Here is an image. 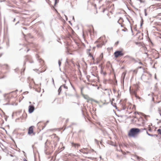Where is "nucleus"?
<instances>
[{
    "label": "nucleus",
    "instance_id": "50",
    "mask_svg": "<svg viewBox=\"0 0 161 161\" xmlns=\"http://www.w3.org/2000/svg\"><path fill=\"white\" fill-rule=\"evenodd\" d=\"M73 19L74 20H75L74 17V16H73Z\"/></svg>",
    "mask_w": 161,
    "mask_h": 161
},
{
    "label": "nucleus",
    "instance_id": "56",
    "mask_svg": "<svg viewBox=\"0 0 161 161\" xmlns=\"http://www.w3.org/2000/svg\"><path fill=\"white\" fill-rule=\"evenodd\" d=\"M5 77V76H3L2 78H4Z\"/></svg>",
    "mask_w": 161,
    "mask_h": 161
},
{
    "label": "nucleus",
    "instance_id": "40",
    "mask_svg": "<svg viewBox=\"0 0 161 161\" xmlns=\"http://www.w3.org/2000/svg\"><path fill=\"white\" fill-rule=\"evenodd\" d=\"M52 81H53V84H54V81L53 78H52Z\"/></svg>",
    "mask_w": 161,
    "mask_h": 161
},
{
    "label": "nucleus",
    "instance_id": "31",
    "mask_svg": "<svg viewBox=\"0 0 161 161\" xmlns=\"http://www.w3.org/2000/svg\"><path fill=\"white\" fill-rule=\"evenodd\" d=\"M6 1V0H0V2L2 3V2H4Z\"/></svg>",
    "mask_w": 161,
    "mask_h": 161
},
{
    "label": "nucleus",
    "instance_id": "45",
    "mask_svg": "<svg viewBox=\"0 0 161 161\" xmlns=\"http://www.w3.org/2000/svg\"><path fill=\"white\" fill-rule=\"evenodd\" d=\"M24 161H28L27 160H26L25 158H24Z\"/></svg>",
    "mask_w": 161,
    "mask_h": 161
},
{
    "label": "nucleus",
    "instance_id": "12",
    "mask_svg": "<svg viewBox=\"0 0 161 161\" xmlns=\"http://www.w3.org/2000/svg\"><path fill=\"white\" fill-rule=\"evenodd\" d=\"M119 21H120L121 22H123L124 21L123 18L121 17H120L119 20L118 21V23H119V24L121 25V23L119 22Z\"/></svg>",
    "mask_w": 161,
    "mask_h": 161
},
{
    "label": "nucleus",
    "instance_id": "15",
    "mask_svg": "<svg viewBox=\"0 0 161 161\" xmlns=\"http://www.w3.org/2000/svg\"><path fill=\"white\" fill-rule=\"evenodd\" d=\"M141 23H140V26L141 27L142 25H143V19L141 17Z\"/></svg>",
    "mask_w": 161,
    "mask_h": 161
},
{
    "label": "nucleus",
    "instance_id": "2",
    "mask_svg": "<svg viewBox=\"0 0 161 161\" xmlns=\"http://www.w3.org/2000/svg\"><path fill=\"white\" fill-rule=\"evenodd\" d=\"M133 120L136 122V125L138 126H141L142 125H143L145 123L144 120L142 117L138 118L136 117H135Z\"/></svg>",
    "mask_w": 161,
    "mask_h": 161
},
{
    "label": "nucleus",
    "instance_id": "52",
    "mask_svg": "<svg viewBox=\"0 0 161 161\" xmlns=\"http://www.w3.org/2000/svg\"><path fill=\"white\" fill-rule=\"evenodd\" d=\"M69 22L70 23L71 25H72V24L71 23V22L70 21H69Z\"/></svg>",
    "mask_w": 161,
    "mask_h": 161
},
{
    "label": "nucleus",
    "instance_id": "41",
    "mask_svg": "<svg viewBox=\"0 0 161 161\" xmlns=\"http://www.w3.org/2000/svg\"><path fill=\"white\" fill-rule=\"evenodd\" d=\"M139 64H142H142H142V62H139Z\"/></svg>",
    "mask_w": 161,
    "mask_h": 161
},
{
    "label": "nucleus",
    "instance_id": "38",
    "mask_svg": "<svg viewBox=\"0 0 161 161\" xmlns=\"http://www.w3.org/2000/svg\"><path fill=\"white\" fill-rule=\"evenodd\" d=\"M106 10V9L105 8H104L103 10V13H104L105 11Z\"/></svg>",
    "mask_w": 161,
    "mask_h": 161
},
{
    "label": "nucleus",
    "instance_id": "10",
    "mask_svg": "<svg viewBox=\"0 0 161 161\" xmlns=\"http://www.w3.org/2000/svg\"><path fill=\"white\" fill-rule=\"evenodd\" d=\"M103 45V42H102L101 43H100L98 44L97 46L98 47H101Z\"/></svg>",
    "mask_w": 161,
    "mask_h": 161
},
{
    "label": "nucleus",
    "instance_id": "16",
    "mask_svg": "<svg viewBox=\"0 0 161 161\" xmlns=\"http://www.w3.org/2000/svg\"><path fill=\"white\" fill-rule=\"evenodd\" d=\"M5 65L6 66V67H5V69H7V70H9V66L8 65V64H5Z\"/></svg>",
    "mask_w": 161,
    "mask_h": 161
},
{
    "label": "nucleus",
    "instance_id": "28",
    "mask_svg": "<svg viewBox=\"0 0 161 161\" xmlns=\"http://www.w3.org/2000/svg\"><path fill=\"white\" fill-rule=\"evenodd\" d=\"M122 31H127V28H125V29H122Z\"/></svg>",
    "mask_w": 161,
    "mask_h": 161
},
{
    "label": "nucleus",
    "instance_id": "17",
    "mask_svg": "<svg viewBox=\"0 0 161 161\" xmlns=\"http://www.w3.org/2000/svg\"><path fill=\"white\" fill-rule=\"evenodd\" d=\"M146 133L149 136H153V134L149 133L147 131H146Z\"/></svg>",
    "mask_w": 161,
    "mask_h": 161
},
{
    "label": "nucleus",
    "instance_id": "19",
    "mask_svg": "<svg viewBox=\"0 0 161 161\" xmlns=\"http://www.w3.org/2000/svg\"><path fill=\"white\" fill-rule=\"evenodd\" d=\"M26 36L27 37H29V38H32L33 37L32 36H31V34L30 33H29L28 34L27 36Z\"/></svg>",
    "mask_w": 161,
    "mask_h": 161
},
{
    "label": "nucleus",
    "instance_id": "21",
    "mask_svg": "<svg viewBox=\"0 0 161 161\" xmlns=\"http://www.w3.org/2000/svg\"><path fill=\"white\" fill-rule=\"evenodd\" d=\"M90 100L91 101H94V102L95 103H98V101H97V100H95L93 99H90Z\"/></svg>",
    "mask_w": 161,
    "mask_h": 161
},
{
    "label": "nucleus",
    "instance_id": "26",
    "mask_svg": "<svg viewBox=\"0 0 161 161\" xmlns=\"http://www.w3.org/2000/svg\"><path fill=\"white\" fill-rule=\"evenodd\" d=\"M89 56L90 57H92L93 56L92 55V54L90 53H89Z\"/></svg>",
    "mask_w": 161,
    "mask_h": 161
},
{
    "label": "nucleus",
    "instance_id": "46",
    "mask_svg": "<svg viewBox=\"0 0 161 161\" xmlns=\"http://www.w3.org/2000/svg\"><path fill=\"white\" fill-rule=\"evenodd\" d=\"M131 31L132 32H133V30H132V27H131Z\"/></svg>",
    "mask_w": 161,
    "mask_h": 161
},
{
    "label": "nucleus",
    "instance_id": "7",
    "mask_svg": "<svg viewBox=\"0 0 161 161\" xmlns=\"http://www.w3.org/2000/svg\"><path fill=\"white\" fill-rule=\"evenodd\" d=\"M33 126H31L29 127L28 130V134L29 135H31L32 133H33L34 135H35V133H33Z\"/></svg>",
    "mask_w": 161,
    "mask_h": 161
},
{
    "label": "nucleus",
    "instance_id": "3",
    "mask_svg": "<svg viewBox=\"0 0 161 161\" xmlns=\"http://www.w3.org/2000/svg\"><path fill=\"white\" fill-rule=\"evenodd\" d=\"M136 88L135 90L131 89L130 87V92L131 94L134 95L136 98H138V97L136 95V91L138 88V86H136Z\"/></svg>",
    "mask_w": 161,
    "mask_h": 161
},
{
    "label": "nucleus",
    "instance_id": "36",
    "mask_svg": "<svg viewBox=\"0 0 161 161\" xmlns=\"http://www.w3.org/2000/svg\"><path fill=\"white\" fill-rule=\"evenodd\" d=\"M119 43V42L118 41H117V42L115 43V44L116 45H117Z\"/></svg>",
    "mask_w": 161,
    "mask_h": 161
},
{
    "label": "nucleus",
    "instance_id": "8",
    "mask_svg": "<svg viewBox=\"0 0 161 161\" xmlns=\"http://www.w3.org/2000/svg\"><path fill=\"white\" fill-rule=\"evenodd\" d=\"M35 109V108L33 105H31L29 107L28 112L29 113H32Z\"/></svg>",
    "mask_w": 161,
    "mask_h": 161
},
{
    "label": "nucleus",
    "instance_id": "4",
    "mask_svg": "<svg viewBox=\"0 0 161 161\" xmlns=\"http://www.w3.org/2000/svg\"><path fill=\"white\" fill-rule=\"evenodd\" d=\"M114 57L116 58H117L119 56H122L124 55V53L122 52L120 50H117L114 53Z\"/></svg>",
    "mask_w": 161,
    "mask_h": 161
},
{
    "label": "nucleus",
    "instance_id": "53",
    "mask_svg": "<svg viewBox=\"0 0 161 161\" xmlns=\"http://www.w3.org/2000/svg\"><path fill=\"white\" fill-rule=\"evenodd\" d=\"M64 82H65V83H66V80H64Z\"/></svg>",
    "mask_w": 161,
    "mask_h": 161
},
{
    "label": "nucleus",
    "instance_id": "5",
    "mask_svg": "<svg viewBox=\"0 0 161 161\" xmlns=\"http://www.w3.org/2000/svg\"><path fill=\"white\" fill-rule=\"evenodd\" d=\"M25 60L24 63V65L25 64L26 61H29L30 63H33V60H32V58L30 56L26 55L25 56Z\"/></svg>",
    "mask_w": 161,
    "mask_h": 161
},
{
    "label": "nucleus",
    "instance_id": "58",
    "mask_svg": "<svg viewBox=\"0 0 161 161\" xmlns=\"http://www.w3.org/2000/svg\"><path fill=\"white\" fill-rule=\"evenodd\" d=\"M115 81H116V83H117V80H115Z\"/></svg>",
    "mask_w": 161,
    "mask_h": 161
},
{
    "label": "nucleus",
    "instance_id": "55",
    "mask_svg": "<svg viewBox=\"0 0 161 161\" xmlns=\"http://www.w3.org/2000/svg\"><path fill=\"white\" fill-rule=\"evenodd\" d=\"M151 129H149V130L150 131H151Z\"/></svg>",
    "mask_w": 161,
    "mask_h": 161
},
{
    "label": "nucleus",
    "instance_id": "62",
    "mask_svg": "<svg viewBox=\"0 0 161 161\" xmlns=\"http://www.w3.org/2000/svg\"><path fill=\"white\" fill-rule=\"evenodd\" d=\"M155 78L156 79V76H155Z\"/></svg>",
    "mask_w": 161,
    "mask_h": 161
},
{
    "label": "nucleus",
    "instance_id": "59",
    "mask_svg": "<svg viewBox=\"0 0 161 161\" xmlns=\"http://www.w3.org/2000/svg\"><path fill=\"white\" fill-rule=\"evenodd\" d=\"M5 119L6 121H7V118H5Z\"/></svg>",
    "mask_w": 161,
    "mask_h": 161
},
{
    "label": "nucleus",
    "instance_id": "49",
    "mask_svg": "<svg viewBox=\"0 0 161 161\" xmlns=\"http://www.w3.org/2000/svg\"><path fill=\"white\" fill-rule=\"evenodd\" d=\"M92 59H93V60H94V58H93V56L92 57Z\"/></svg>",
    "mask_w": 161,
    "mask_h": 161
},
{
    "label": "nucleus",
    "instance_id": "14",
    "mask_svg": "<svg viewBox=\"0 0 161 161\" xmlns=\"http://www.w3.org/2000/svg\"><path fill=\"white\" fill-rule=\"evenodd\" d=\"M39 62L41 63V64H43L44 63V61L41 59H39Z\"/></svg>",
    "mask_w": 161,
    "mask_h": 161
},
{
    "label": "nucleus",
    "instance_id": "54",
    "mask_svg": "<svg viewBox=\"0 0 161 161\" xmlns=\"http://www.w3.org/2000/svg\"><path fill=\"white\" fill-rule=\"evenodd\" d=\"M106 73H103V74H104V75H106Z\"/></svg>",
    "mask_w": 161,
    "mask_h": 161
},
{
    "label": "nucleus",
    "instance_id": "51",
    "mask_svg": "<svg viewBox=\"0 0 161 161\" xmlns=\"http://www.w3.org/2000/svg\"><path fill=\"white\" fill-rule=\"evenodd\" d=\"M139 68L141 69V68H142V67H141V66H140V67H139Z\"/></svg>",
    "mask_w": 161,
    "mask_h": 161
},
{
    "label": "nucleus",
    "instance_id": "44",
    "mask_svg": "<svg viewBox=\"0 0 161 161\" xmlns=\"http://www.w3.org/2000/svg\"><path fill=\"white\" fill-rule=\"evenodd\" d=\"M19 21H18V22H17L16 24H15V25H17L18 23H19Z\"/></svg>",
    "mask_w": 161,
    "mask_h": 161
},
{
    "label": "nucleus",
    "instance_id": "64",
    "mask_svg": "<svg viewBox=\"0 0 161 161\" xmlns=\"http://www.w3.org/2000/svg\"><path fill=\"white\" fill-rule=\"evenodd\" d=\"M114 90V92H115V89H114V90Z\"/></svg>",
    "mask_w": 161,
    "mask_h": 161
},
{
    "label": "nucleus",
    "instance_id": "60",
    "mask_svg": "<svg viewBox=\"0 0 161 161\" xmlns=\"http://www.w3.org/2000/svg\"><path fill=\"white\" fill-rule=\"evenodd\" d=\"M92 75L93 76H95V75H94V74H92Z\"/></svg>",
    "mask_w": 161,
    "mask_h": 161
},
{
    "label": "nucleus",
    "instance_id": "23",
    "mask_svg": "<svg viewBox=\"0 0 161 161\" xmlns=\"http://www.w3.org/2000/svg\"><path fill=\"white\" fill-rule=\"evenodd\" d=\"M144 14H145V16H147V10H146V9H144Z\"/></svg>",
    "mask_w": 161,
    "mask_h": 161
},
{
    "label": "nucleus",
    "instance_id": "42",
    "mask_svg": "<svg viewBox=\"0 0 161 161\" xmlns=\"http://www.w3.org/2000/svg\"><path fill=\"white\" fill-rule=\"evenodd\" d=\"M135 43H136V45H138V44H139V42H135Z\"/></svg>",
    "mask_w": 161,
    "mask_h": 161
},
{
    "label": "nucleus",
    "instance_id": "39",
    "mask_svg": "<svg viewBox=\"0 0 161 161\" xmlns=\"http://www.w3.org/2000/svg\"><path fill=\"white\" fill-rule=\"evenodd\" d=\"M23 28L25 30H26L27 29V28L26 27H23Z\"/></svg>",
    "mask_w": 161,
    "mask_h": 161
},
{
    "label": "nucleus",
    "instance_id": "63",
    "mask_svg": "<svg viewBox=\"0 0 161 161\" xmlns=\"http://www.w3.org/2000/svg\"><path fill=\"white\" fill-rule=\"evenodd\" d=\"M159 114H160V116H161V114H160V113H159Z\"/></svg>",
    "mask_w": 161,
    "mask_h": 161
},
{
    "label": "nucleus",
    "instance_id": "33",
    "mask_svg": "<svg viewBox=\"0 0 161 161\" xmlns=\"http://www.w3.org/2000/svg\"><path fill=\"white\" fill-rule=\"evenodd\" d=\"M49 122V121L48 120H47L46 122V123L45 124V126L46 125H47V124Z\"/></svg>",
    "mask_w": 161,
    "mask_h": 161
},
{
    "label": "nucleus",
    "instance_id": "34",
    "mask_svg": "<svg viewBox=\"0 0 161 161\" xmlns=\"http://www.w3.org/2000/svg\"><path fill=\"white\" fill-rule=\"evenodd\" d=\"M28 93V92H24L23 93L24 94H27Z\"/></svg>",
    "mask_w": 161,
    "mask_h": 161
},
{
    "label": "nucleus",
    "instance_id": "32",
    "mask_svg": "<svg viewBox=\"0 0 161 161\" xmlns=\"http://www.w3.org/2000/svg\"><path fill=\"white\" fill-rule=\"evenodd\" d=\"M18 69L17 68L15 69L14 70L15 71V72H17V71L18 70Z\"/></svg>",
    "mask_w": 161,
    "mask_h": 161
},
{
    "label": "nucleus",
    "instance_id": "29",
    "mask_svg": "<svg viewBox=\"0 0 161 161\" xmlns=\"http://www.w3.org/2000/svg\"><path fill=\"white\" fill-rule=\"evenodd\" d=\"M58 1H57V0H55V3L54 5H55L58 2Z\"/></svg>",
    "mask_w": 161,
    "mask_h": 161
},
{
    "label": "nucleus",
    "instance_id": "6",
    "mask_svg": "<svg viewBox=\"0 0 161 161\" xmlns=\"http://www.w3.org/2000/svg\"><path fill=\"white\" fill-rule=\"evenodd\" d=\"M63 87L64 88L67 89H68V87L67 86H66V85L65 84H63L62 85H61L59 88L58 92V95H59L60 93L61 92V91L62 88Z\"/></svg>",
    "mask_w": 161,
    "mask_h": 161
},
{
    "label": "nucleus",
    "instance_id": "35",
    "mask_svg": "<svg viewBox=\"0 0 161 161\" xmlns=\"http://www.w3.org/2000/svg\"><path fill=\"white\" fill-rule=\"evenodd\" d=\"M153 135V136H156V137H158V135H156V134H154V135Z\"/></svg>",
    "mask_w": 161,
    "mask_h": 161
},
{
    "label": "nucleus",
    "instance_id": "24",
    "mask_svg": "<svg viewBox=\"0 0 161 161\" xmlns=\"http://www.w3.org/2000/svg\"><path fill=\"white\" fill-rule=\"evenodd\" d=\"M58 64L59 66L60 67L61 64V61L59 60H58Z\"/></svg>",
    "mask_w": 161,
    "mask_h": 161
},
{
    "label": "nucleus",
    "instance_id": "9",
    "mask_svg": "<svg viewBox=\"0 0 161 161\" xmlns=\"http://www.w3.org/2000/svg\"><path fill=\"white\" fill-rule=\"evenodd\" d=\"M72 145L73 146L75 147H78L79 146H80V145L78 143H72Z\"/></svg>",
    "mask_w": 161,
    "mask_h": 161
},
{
    "label": "nucleus",
    "instance_id": "1",
    "mask_svg": "<svg viewBox=\"0 0 161 161\" xmlns=\"http://www.w3.org/2000/svg\"><path fill=\"white\" fill-rule=\"evenodd\" d=\"M143 130H147L146 128H144L141 129H139L138 128H132L130 130L128 135L131 137H134L138 134L140 131H142Z\"/></svg>",
    "mask_w": 161,
    "mask_h": 161
},
{
    "label": "nucleus",
    "instance_id": "30",
    "mask_svg": "<svg viewBox=\"0 0 161 161\" xmlns=\"http://www.w3.org/2000/svg\"><path fill=\"white\" fill-rule=\"evenodd\" d=\"M3 105H10V104L9 103H7L5 104H4Z\"/></svg>",
    "mask_w": 161,
    "mask_h": 161
},
{
    "label": "nucleus",
    "instance_id": "57",
    "mask_svg": "<svg viewBox=\"0 0 161 161\" xmlns=\"http://www.w3.org/2000/svg\"><path fill=\"white\" fill-rule=\"evenodd\" d=\"M114 107L116 108V109H117V107L116 106H114Z\"/></svg>",
    "mask_w": 161,
    "mask_h": 161
},
{
    "label": "nucleus",
    "instance_id": "25",
    "mask_svg": "<svg viewBox=\"0 0 161 161\" xmlns=\"http://www.w3.org/2000/svg\"><path fill=\"white\" fill-rule=\"evenodd\" d=\"M122 106L123 107H122V109L123 110H125L126 109V107H125V106H124L123 105H122Z\"/></svg>",
    "mask_w": 161,
    "mask_h": 161
},
{
    "label": "nucleus",
    "instance_id": "20",
    "mask_svg": "<svg viewBox=\"0 0 161 161\" xmlns=\"http://www.w3.org/2000/svg\"><path fill=\"white\" fill-rule=\"evenodd\" d=\"M139 1L141 3H145V1L144 0H139Z\"/></svg>",
    "mask_w": 161,
    "mask_h": 161
},
{
    "label": "nucleus",
    "instance_id": "61",
    "mask_svg": "<svg viewBox=\"0 0 161 161\" xmlns=\"http://www.w3.org/2000/svg\"><path fill=\"white\" fill-rule=\"evenodd\" d=\"M1 92H2V91L1 90H0V93H1Z\"/></svg>",
    "mask_w": 161,
    "mask_h": 161
},
{
    "label": "nucleus",
    "instance_id": "48",
    "mask_svg": "<svg viewBox=\"0 0 161 161\" xmlns=\"http://www.w3.org/2000/svg\"><path fill=\"white\" fill-rule=\"evenodd\" d=\"M15 20V18H14V20H13V21L14 22Z\"/></svg>",
    "mask_w": 161,
    "mask_h": 161
},
{
    "label": "nucleus",
    "instance_id": "37",
    "mask_svg": "<svg viewBox=\"0 0 161 161\" xmlns=\"http://www.w3.org/2000/svg\"><path fill=\"white\" fill-rule=\"evenodd\" d=\"M24 38H25V40H26V38L25 37L26 36L24 34Z\"/></svg>",
    "mask_w": 161,
    "mask_h": 161
},
{
    "label": "nucleus",
    "instance_id": "11",
    "mask_svg": "<svg viewBox=\"0 0 161 161\" xmlns=\"http://www.w3.org/2000/svg\"><path fill=\"white\" fill-rule=\"evenodd\" d=\"M126 75V73H125V72H123L122 73V77L123 78V82H124V80L125 79V75Z\"/></svg>",
    "mask_w": 161,
    "mask_h": 161
},
{
    "label": "nucleus",
    "instance_id": "22",
    "mask_svg": "<svg viewBox=\"0 0 161 161\" xmlns=\"http://www.w3.org/2000/svg\"><path fill=\"white\" fill-rule=\"evenodd\" d=\"M157 131L158 132V133L161 135V129H159L157 130Z\"/></svg>",
    "mask_w": 161,
    "mask_h": 161
},
{
    "label": "nucleus",
    "instance_id": "43",
    "mask_svg": "<svg viewBox=\"0 0 161 161\" xmlns=\"http://www.w3.org/2000/svg\"><path fill=\"white\" fill-rule=\"evenodd\" d=\"M65 17H66V20H67V19H68V18H67V16L66 15H65Z\"/></svg>",
    "mask_w": 161,
    "mask_h": 161
},
{
    "label": "nucleus",
    "instance_id": "13",
    "mask_svg": "<svg viewBox=\"0 0 161 161\" xmlns=\"http://www.w3.org/2000/svg\"><path fill=\"white\" fill-rule=\"evenodd\" d=\"M135 157H136V158L138 160H139V159L142 160H143V158H142L141 157H140L137 155H136L135 156Z\"/></svg>",
    "mask_w": 161,
    "mask_h": 161
},
{
    "label": "nucleus",
    "instance_id": "27",
    "mask_svg": "<svg viewBox=\"0 0 161 161\" xmlns=\"http://www.w3.org/2000/svg\"><path fill=\"white\" fill-rule=\"evenodd\" d=\"M95 142H96V143L97 144H98L99 142H98V141H97V139H95Z\"/></svg>",
    "mask_w": 161,
    "mask_h": 161
},
{
    "label": "nucleus",
    "instance_id": "47",
    "mask_svg": "<svg viewBox=\"0 0 161 161\" xmlns=\"http://www.w3.org/2000/svg\"><path fill=\"white\" fill-rule=\"evenodd\" d=\"M30 50V49H28L27 51V52H28Z\"/></svg>",
    "mask_w": 161,
    "mask_h": 161
},
{
    "label": "nucleus",
    "instance_id": "18",
    "mask_svg": "<svg viewBox=\"0 0 161 161\" xmlns=\"http://www.w3.org/2000/svg\"><path fill=\"white\" fill-rule=\"evenodd\" d=\"M103 58V53H101L100 55V60H101Z\"/></svg>",
    "mask_w": 161,
    "mask_h": 161
}]
</instances>
